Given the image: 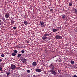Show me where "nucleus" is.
Masks as SVG:
<instances>
[{
  "label": "nucleus",
  "mask_w": 77,
  "mask_h": 77,
  "mask_svg": "<svg viewBox=\"0 0 77 77\" xmlns=\"http://www.w3.org/2000/svg\"><path fill=\"white\" fill-rule=\"evenodd\" d=\"M49 34H48L46 33L45 34L42 38V39L44 40L45 39H47V37H48V36H49Z\"/></svg>",
  "instance_id": "obj_1"
},
{
  "label": "nucleus",
  "mask_w": 77,
  "mask_h": 77,
  "mask_svg": "<svg viewBox=\"0 0 77 77\" xmlns=\"http://www.w3.org/2000/svg\"><path fill=\"white\" fill-rule=\"evenodd\" d=\"M51 65L50 66V68L52 70H54V64H50Z\"/></svg>",
  "instance_id": "obj_2"
},
{
  "label": "nucleus",
  "mask_w": 77,
  "mask_h": 77,
  "mask_svg": "<svg viewBox=\"0 0 77 77\" xmlns=\"http://www.w3.org/2000/svg\"><path fill=\"white\" fill-rule=\"evenodd\" d=\"M11 69H12V70H14L16 69V66L14 65L13 64H12L11 66Z\"/></svg>",
  "instance_id": "obj_3"
},
{
  "label": "nucleus",
  "mask_w": 77,
  "mask_h": 77,
  "mask_svg": "<svg viewBox=\"0 0 77 77\" xmlns=\"http://www.w3.org/2000/svg\"><path fill=\"white\" fill-rule=\"evenodd\" d=\"M50 72L51 74H53L54 75H56V72L53 70H50Z\"/></svg>",
  "instance_id": "obj_4"
},
{
  "label": "nucleus",
  "mask_w": 77,
  "mask_h": 77,
  "mask_svg": "<svg viewBox=\"0 0 77 77\" xmlns=\"http://www.w3.org/2000/svg\"><path fill=\"white\" fill-rule=\"evenodd\" d=\"M55 38L57 39H62V37L60 36V35H57L55 37Z\"/></svg>",
  "instance_id": "obj_5"
},
{
  "label": "nucleus",
  "mask_w": 77,
  "mask_h": 77,
  "mask_svg": "<svg viewBox=\"0 0 77 77\" xmlns=\"http://www.w3.org/2000/svg\"><path fill=\"white\" fill-rule=\"evenodd\" d=\"M5 17L6 18H8L10 16V15L9 14V13H7L5 14Z\"/></svg>",
  "instance_id": "obj_6"
},
{
  "label": "nucleus",
  "mask_w": 77,
  "mask_h": 77,
  "mask_svg": "<svg viewBox=\"0 0 77 77\" xmlns=\"http://www.w3.org/2000/svg\"><path fill=\"white\" fill-rule=\"evenodd\" d=\"M35 71L36 72H41V71H42L41 69H35Z\"/></svg>",
  "instance_id": "obj_7"
},
{
  "label": "nucleus",
  "mask_w": 77,
  "mask_h": 77,
  "mask_svg": "<svg viewBox=\"0 0 77 77\" xmlns=\"http://www.w3.org/2000/svg\"><path fill=\"white\" fill-rule=\"evenodd\" d=\"M26 60L25 58H23L22 59V62H23V63H24V62H26Z\"/></svg>",
  "instance_id": "obj_8"
},
{
  "label": "nucleus",
  "mask_w": 77,
  "mask_h": 77,
  "mask_svg": "<svg viewBox=\"0 0 77 77\" xmlns=\"http://www.w3.org/2000/svg\"><path fill=\"white\" fill-rule=\"evenodd\" d=\"M32 65L33 66H36L37 65V64L35 62H34L32 63Z\"/></svg>",
  "instance_id": "obj_9"
},
{
  "label": "nucleus",
  "mask_w": 77,
  "mask_h": 77,
  "mask_svg": "<svg viewBox=\"0 0 77 77\" xmlns=\"http://www.w3.org/2000/svg\"><path fill=\"white\" fill-rule=\"evenodd\" d=\"M58 30V29H53L52 30V31L53 32H57Z\"/></svg>",
  "instance_id": "obj_10"
},
{
  "label": "nucleus",
  "mask_w": 77,
  "mask_h": 77,
  "mask_svg": "<svg viewBox=\"0 0 77 77\" xmlns=\"http://www.w3.org/2000/svg\"><path fill=\"white\" fill-rule=\"evenodd\" d=\"M21 55H22V54H19L17 56V57H18V58H20V57L21 56Z\"/></svg>",
  "instance_id": "obj_11"
},
{
  "label": "nucleus",
  "mask_w": 77,
  "mask_h": 77,
  "mask_svg": "<svg viewBox=\"0 0 77 77\" xmlns=\"http://www.w3.org/2000/svg\"><path fill=\"white\" fill-rule=\"evenodd\" d=\"M24 24L25 25H27L28 24V22L27 21H25L24 22Z\"/></svg>",
  "instance_id": "obj_12"
},
{
  "label": "nucleus",
  "mask_w": 77,
  "mask_h": 77,
  "mask_svg": "<svg viewBox=\"0 0 77 77\" xmlns=\"http://www.w3.org/2000/svg\"><path fill=\"white\" fill-rule=\"evenodd\" d=\"M11 55L13 56H15L17 54L15 53H12Z\"/></svg>",
  "instance_id": "obj_13"
},
{
  "label": "nucleus",
  "mask_w": 77,
  "mask_h": 77,
  "mask_svg": "<svg viewBox=\"0 0 77 77\" xmlns=\"http://www.w3.org/2000/svg\"><path fill=\"white\" fill-rule=\"evenodd\" d=\"M72 5V2H70L69 4V6H71Z\"/></svg>",
  "instance_id": "obj_14"
},
{
  "label": "nucleus",
  "mask_w": 77,
  "mask_h": 77,
  "mask_svg": "<svg viewBox=\"0 0 77 77\" xmlns=\"http://www.w3.org/2000/svg\"><path fill=\"white\" fill-rule=\"evenodd\" d=\"M70 62L71 63V64H74L75 63L74 61L73 60H71Z\"/></svg>",
  "instance_id": "obj_15"
},
{
  "label": "nucleus",
  "mask_w": 77,
  "mask_h": 77,
  "mask_svg": "<svg viewBox=\"0 0 77 77\" xmlns=\"http://www.w3.org/2000/svg\"><path fill=\"white\" fill-rule=\"evenodd\" d=\"M40 24H41V25H42V26H43V25L44 24V22H40Z\"/></svg>",
  "instance_id": "obj_16"
},
{
  "label": "nucleus",
  "mask_w": 77,
  "mask_h": 77,
  "mask_svg": "<svg viewBox=\"0 0 77 77\" xmlns=\"http://www.w3.org/2000/svg\"><path fill=\"white\" fill-rule=\"evenodd\" d=\"M74 10L75 13L77 14V10L76 9H74Z\"/></svg>",
  "instance_id": "obj_17"
},
{
  "label": "nucleus",
  "mask_w": 77,
  "mask_h": 77,
  "mask_svg": "<svg viewBox=\"0 0 77 77\" xmlns=\"http://www.w3.org/2000/svg\"><path fill=\"white\" fill-rule=\"evenodd\" d=\"M62 18H63V19H64V18H65L66 17V16L65 15H63L62 16Z\"/></svg>",
  "instance_id": "obj_18"
},
{
  "label": "nucleus",
  "mask_w": 77,
  "mask_h": 77,
  "mask_svg": "<svg viewBox=\"0 0 77 77\" xmlns=\"http://www.w3.org/2000/svg\"><path fill=\"white\" fill-rule=\"evenodd\" d=\"M14 53H15V54H17V53H18V51H17L16 50H15L14 51Z\"/></svg>",
  "instance_id": "obj_19"
},
{
  "label": "nucleus",
  "mask_w": 77,
  "mask_h": 77,
  "mask_svg": "<svg viewBox=\"0 0 77 77\" xmlns=\"http://www.w3.org/2000/svg\"><path fill=\"white\" fill-rule=\"evenodd\" d=\"M11 24H14V20H11Z\"/></svg>",
  "instance_id": "obj_20"
},
{
  "label": "nucleus",
  "mask_w": 77,
  "mask_h": 77,
  "mask_svg": "<svg viewBox=\"0 0 77 77\" xmlns=\"http://www.w3.org/2000/svg\"><path fill=\"white\" fill-rule=\"evenodd\" d=\"M11 74V73L10 72H7V76H8L9 75H10Z\"/></svg>",
  "instance_id": "obj_21"
},
{
  "label": "nucleus",
  "mask_w": 77,
  "mask_h": 77,
  "mask_svg": "<svg viewBox=\"0 0 77 77\" xmlns=\"http://www.w3.org/2000/svg\"><path fill=\"white\" fill-rule=\"evenodd\" d=\"M21 52L23 54L24 53V51L23 50H22Z\"/></svg>",
  "instance_id": "obj_22"
},
{
  "label": "nucleus",
  "mask_w": 77,
  "mask_h": 77,
  "mask_svg": "<svg viewBox=\"0 0 77 77\" xmlns=\"http://www.w3.org/2000/svg\"><path fill=\"white\" fill-rule=\"evenodd\" d=\"M27 72H28V73H30V70H27Z\"/></svg>",
  "instance_id": "obj_23"
},
{
  "label": "nucleus",
  "mask_w": 77,
  "mask_h": 77,
  "mask_svg": "<svg viewBox=\"0 0 77 77\" xmlns=\"http://www.w3.org/2000/svg\"><path fill=\"white\" fill-rule=\"evenodd\" d=\"M2 71V68L1 66H0V71Z\"/></svg>",
  "instance_id": "obj_24"
},
{
  "label": "nucleus",
  "mask_w": 77,
  "mask_h": 77,
  "mask_svg": "<svg viewBox=\"0 0 77 77\" xmlns=\"http://www.w3.org/2000/svg\"><path fill=\"white\" fill-rule=\"evenodd\" d=\"M13 29L14 30H15L16 29H17V27H16V26H14L13 27Z\"/></svg>",
  "instance_id": "obj_25"
},
{
  "label": "nucleus",
  "mask_w": 77,
  "mask_h": 77,
  "mask_svg": "<svg viewBox=\"0 0 77 77\" xmlns=\"http://www.w3.org/2000/svg\"><path fill=\"white\" fill-rule=\"evenodd\" d=\"M4 56H5V55L3 54H2L1 55V57H4Z\"/></svg>",
  "instance_id": "obj_26"
},
{
  "label": "nucleus",
  "mask_w": 77,
  "mask_h": 77,
  "mask_svg": "<svg viewBox=\"0 0 77 77\" xmlns=\"http://www.w3.org/2000/svg\"><path fill=\"white\" fill-rule=\"evenodd\" d=\"M53 11V10L52 9H50V11H51V12H52V11Z\"/></svg>",
  "instance_id": "obj_27"
},
{
  "label": "nucleus",
  "mask_w": 77,
  "mask_h": 77,
  "mask_svg": "<svg viewBox=\"0 0 77 77\" xmlns=\"http://www.w3.org/2000/svg\"><path fill=\"white\" fill-rule=\"evenodd\" d=\"M3 20L4 21H6V20H5V19L4 18V19H3Z\"/></svg>",
  "instance_id": "obj_28"
},
{
  "label": "nucleus",
  "mask_w": 77,
  "mask_h": 77,
  "mask_svg": "<svg viewBox=\"0 0 77 77\" xmlns=\"http://www.w3.org/2000/svg\"><path fill=\"white\" fill-rule=\"evenodd\" d=\"M73 77H77V76L76 75H74L73 76Z\"/></svg>",
  "instance_id": "obj_29"
},
{
  "label": "nucleus",
  "mask_w": 77,
  "mask_h": 77,
  "mask_svg": "<svg viewBox=\"0 0 77 77\" xmlns=\"http://www.w3.org/2000/svg\"><path fill=\"white\" fill-rule=\"evenodd\" d=\"M2 61V60L1 59H0V62H1Z\"/></svg>",
  "instance_id": "obj_30"
},
{
  "label": "nucleus",
  "mask_w": 77,
  "mask_h": 77,
  "mask_svg": "<svg viewBox=\"0 0 77 77\" xmlns=\"http://www.w3.org/2000/svg\"><path fill=\"white\" fill-rule=\"evenodd\" d=\"M33 77H36V76H35V75H33Z\"/></svg>",
  "instance_id": "obj_31"
},
{
  "label": "nucleus",
  "mask_w": 77,
  "mask_h": 77,
  "mask_svg": "<svg viewBox=\"0 0 77 77\" xmlns=\"http://www.w3.org/2000/svg\"><path fill=\"white\" fill-rule=\"evenodd\" d=\"M1 24H2V23H0V25H1Z\"/></svg>",
  "instance_id": "obj_32"
},
{
  "label": "nucleus",
  "mask_w": 77,
  "mask_h": 77,
  "mask_svg": "<svg viewBox=\"0 0 77 77\" xmlns=\"http://www.w3.org/2000/svg\"><path fill=\"white\" fill-rule=\"evenodd\" d=\"M58 72H60V71L59 70L58 71Z\"/></svg>",
  "instance_id": "obj_33"
},
{
  "label": "nucleus",
  "mask_w": 77,
  "mask_h": 77,
  "mask_svg": "<svg viewBox=\"0 0 77 77\" xmlns=\"http://www.w3.org/2000/svg\"><path fill=\"white\" fill-rule=\"evenodd\" d=\"M1 19H0V22H1Z\"/></svg>",
  "instance_id": "obj_34"
},
{
  "label": "nucleus",
  "mask_w": 77,
  "mask_h": 77,
  "mask_svg": "<svg viewBox=\"0 0 77 77\" xmlns=\"http://www.w3.org/2000/svg\"><path fill=\"white\" fill-rule=\"evenodd\" d=\"M24 23V22H22V24Z\"/></svg>",
  "instance_id": "obj_35"
},
{
  "label": "nucleus",
  "mask_w": 77,
  "mask_h": 77,
  "mask_svg": "<svg viewBox=\"0 0 77 77\" xmlns=\"http://www.w3.org/2000/svg\"><path fill=\"white\" fill-rule=\"evenodd\" d=\"M58 28H59V27H58Z\"/></svg>",
  "instance_id": "obj_36"
}]
</instances>
